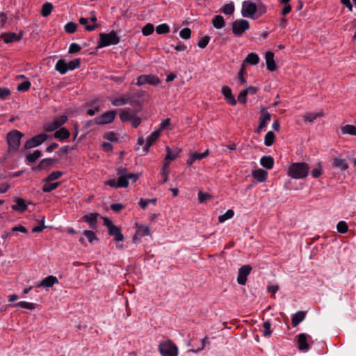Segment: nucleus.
<instances>
[{"instance_id":"nucleus-61","label":"nucleus","mask_w":356,"mask_h":356,"mask_svg":"<svg viewBox=\"0 0 356 356\" xmlns=\"http://www.w3.org/2000/svg\"><path fill=\"white\" fill-rule=\"evenodd\" d=\"M209 40L210 38L209 36H205L202 38L201 40H200V41L197 43L198 47L201 49L205 48L208 43L209 42Z\"/></svg>"},{"instance_id":"nucleus-20","label":"nucleus","mask_w":356,"mask_h":356,"mask_svg":"<svg viewBox=\"0 0 356 356\" xmlns=\"http://www.w3.org/2000/svg\"><path fill=\"white\" fill-rule=\"evenodd\" d=\"M22 36V33L17 34L15 33H4L1 35V38L3 39L6 43H10L20 40Z\"/></svg>"},{"instance_id":"nucleus-56","label":"nucleus","mask_w":356,"mask_h":356,"mask_svg":"<svg viewBox=\"0 0 356 356\" xmlns=\"http://www.w3.org/2000/svg\"><path fill=\"white\" fill-rule=\"evenodd\" d=\"M156 199H140L139 202V205L141 207L142 209H145L149 203L154 204L156 202Z\"/></svg>"},{"instance_id":"nucleus-7","label":"nucleus","mask_w":356,"mask_h":356,"mask_svg":"<svg viewBox=\"0 0 356 356\" xmlns=\"http://www.w3.org/2000/svg\"><path fill=\"white\" fill-rule=\"evenodd\" d=\"M104 225H105L108 230V234L114 237V239L119 242L123 241L124 236L120 229L113 223V222L108 218H103Z\"/></svg>"},{"instance_id":"nucleus-54","label":"nucleus","mask_w":356,"mask_h":356,"mask_svg":"<svg viewBox=\"0 0 356 356\" xmlns=\"http://www.w3.org/2000/svg\"><path fill=\"white\" fill-rule=\"evenodd\" d=\"M77 25L74 22H68L65 26V30L68 33H73L76 31Z\"/></svg>"},{"instance_id":"nucleus-42","label":"nucleus","mask_w":356,"mask_h":356,"mask_svg":"<svg viewBox=\"0 0 356 356\" xmlns=\"http://www.w3.org/2000/svg\"><path fill=\"white\" fill-rule=\"evenodd\" d=\"M53 9V5L51 3H45L43 4L41 10V14L43 17H47L50 15Z\"/></svg>"},{"instance_id":"nucleus-24","label":"nucleus","mask_w":356,"mask_h":356,"mask_svg":"<svg viewBox=\"0 0 356 356\" xmlns=\"http://www.w3.org/2000/svg\"><path fill=\"white\" fill-rule=\"evenodd\" d=\"M222 95L225 96L227 101L232 106L236 104L235 97L232 93L231 89L227 86H223L221 89Z\"/></svg>"},{"instance_id":"nucleus-34","label":"nucleus","mask_w":356,"mask_h":356,"mask_svg":"<svg viewBox=\"0 0 356 356\" xmlns=\"http://www.w3.org/2000/svg\"><path fill=\"white\" fill-rule=\"evenodd\" d=\"M55 69L61 74H66L67 72L66 60L63 59H60L58 60L55 65Z\"/></svg>"},{"instance_id":"nucleus-35","label":"nucleus","mask_w":356,"mask_h":356,"mask_svg":"<svg viewBox=\"0 0 356 356\" xmlns=\"http://www.w3.org/2000/svg\"><path fill=\"white\" fill-rule=\"evenodd\" d=\"M136 235L139 237L150 235V230L148 226L138 225L136 229Z\"/></svg>"},{"instance_id":"nucleus-6","label":"nucleus","mask_w":356,"mask_h":356,"mask_svg":"<svg viewBox=\"0 0 356 356\" xmlns=\"http://www.w3.org/2000/svg\"><path fill=\"white\" fill-rule=\"evenodd\" d=\"M120 41V37L114 31L108 33H100L99 42L97 48L100 49L104 47L117 44Z\"/></svg>"},{"instance_id":"nucleus-23","label":"nucleus","mask_w":356,"mask_h":356,"mask_svg":"<svg viewBox=\"0 0 356 356\" xmlns=\"http://www.w3.org/2000/svg\"><path fill=\"white\" fill-rule=\"evenodd\" d=\"M136 114V111L130 108L122 109L120 113V118L123 122H130L131 118Z\"/></svg>"},{"instance_id":"nucleus-17","label":"nucleus","mask_w":356,"mask_h":356,"mask_svg":"<svg viewBox=\"0 0 356 356\" xmlns=\"http://www.w3.org/2000/svg\"><path fill=\"white\" fill-rule=\"evenodd\" d=\"M57 162L56 159L51 158H47L42 159L38 165L33 167L32 170L34 171H40L42 170H47L50 166L53 165Z\"/></svg>"},{"instance_id":"nucleus-9","label":"nucleus","mask_w":356,"mask_h":356,"mask_svg":"<svg viewBox=\"0 0 356 356\" xmlns=\"http://www.w3.org/2000/svg\"><path fill=\"white\" fill-rule=\"evenodd\" d=\"M117 112L115 110L108 111L98 116L94 120V122L97 124H106L113 122L116 116Z\"/></svg>"},{"instance_id":"nucleus-36","label":"nucleus","mask_w":356,"mask_h":356,"mask_svg":"<svg viewBox=\"0 0 356 356\" xmlns=\"http://www.w3.org/2000/svg\"><path fill=\"white\" fill-rule=\"evenodd\" d=\"M213 26L218 29H222L225 26V20L222 16L216 15L212 20Z\"/></svg>"},{"instance_id":"nucleus-4","label":"nucleus","mask_w":356,"mask_h":356,"mask_svg":"<svg viewBox=\"0 0 356 356\" xmlns=\"http://www.w3.org/2000/svg\"><path fill=\"white\" fill-rule=\"evenodd\" d=\"M23 136L24 134L17 129H13L7 134L6 141L9 152H16L18 151L21 145V139Z\"/></svg>"},{"instance_id":"nucleus-14","label":"nucleus","mask_w":356,"mask_h":356,"mask_svg":"<svg viewBox=\"0 0 356 356\" xmlns=\"http://www.w3.org/2000/svg\"><path fill=\"white\" fill-rule=\"evenodd\" d=\"M252 267L250 265H245L239 268L237 277V282L240 285L245 284L247 277L250 273Z\"/></svg>"},{"instance_id":"nucleus-16","label":"nucleus","mask_w":356,"mask_h":356,"mask_svg":"<svg viewBox=\"0 0 356 356\" xmlns=\"http://www.w3.org/2000/svg\"><path fill=\"white\" fill-rule=\"evenodd\" d=\"M270 114L266 109H262L261 111V115L259 118V124L258 128L257 129V132L258 134H260L261 132V131L263 130V129H264L267 126V124L270 122Z\"/></svg>"},{"instance_id":"nucleus-21","label":"nucleus","mask_w":356,"mask_h":356,"mask_svg":"<svg viewBox=\"0 0 356 356\" xmlns=\"http://www.w3.org/2000/svg\"><path fill=\"white\" fill-rule=\"evenodd\" d=\"M268 175V172L262 169L254 170L252 172V176L260 183L266 181Z\"/></svg>"},{"instance_id":"nucleus-2","label":"nucleus","mask_w":356,"mask_h":356,"mask_svg":"<svg viewBox=\"0 0 356 356\" xmlns=\"http://www.w3.org/2000/svg\"><path fill=\"white\" fill-rule=\"evenodd\" d=\"M117 175L118 176L117 181L115 179H111L107 181L106 184L113 188L127 187L129 184V179L134 183L138 178V174L127 173L126 169L118 172Z\"/></svg>"},{"instance_id":"nucleus-47","label":"nucleus","mask_w":356,"mask_h":356,"mask_svg":"<svg viewBox=\"0 0 356 356\" xmlns=\"http://www.w3.org/2000/svg\"><path fill=\"white\" fill-rule=\"evenodd\" d=\"M63 175V172L60 171H54L49 174V175L44 179V181H52L58 178H60Z\"/></svg>"},{"instance_id":"nucleus-5","label":"nucleus","mask_w":356,"mask_h":356,"mask_svg":"<svg viewBox=\"0 0 356 356\" xmlns=\"http://www.w3.org/2000/svg\"><path fill=\"white\" fill-rule=\"evenodd\" d=\"M158 349L162 356H178V348L170 340L161 341Z\"/></svg>"},{"instance_id":"nucleus-15","label":"nucleus","mask_w":356,"mask_h":356,"mask_svg":"<svg viewBox=\"0 0 356 356\" xmlns=\"http://www.w3.org/2000/svg\"><path fill=\"white\" fill-rule=\"evenodd\" d=\"M161 136L160 130H155L152 133L151 135L148 136L145 140V145L143 149V154H145L148 152L149 148L154 144V143Z\"/></svg>"},{"instance_id":"nucleus-53","label":"nucleus","mask_w":356,"mask_h":356,"mask_svg":"<svg viewBox=\"0 0 356 356\" xmlns=\"http://www.w3.org/2000/svg\"><path fill=\"white\" fill-rule=\"evenodd\" d=\"M30 86H31V82L28 80H26L24 82L19 83L17 86V89L18 91L25 92V91H27L30 88Z\"/></svg>"},{"instance_id":"nucleus-59","label":"nucleus","mask_w":356,"mask_h":356,"mask_svg":"<svg viewBox=\"0 0 356 356\" xmlns=\"http://www.w3.org/2000/svg\"><path fill=\"white\" fill-rule=\"evenodd\" d=\"M166 152L167 153H166V156H165V159H166L167 160L173 161L177 156V154L172 152V151L169 147H166Z\"/></svg>"},{"instance_id":"nucleus-52","label":"nucleus","mask_w":356,"mask_h":356,"mask_svg":"<svg viewBox=\"0 0 356 356\" xmlns=\"http://www.w3.org/2000/svg\"><path fill=\"white\" fill-rule=\"evenodd\" d=\"M97 17L96 16L92 14V16L89 19V21L92 22V24H90L88 26H86V30L88 31H92L95 29V28L97 27Z\"/></svg>"},{"instance_id":"nucleus-40","label":"nucleus","mask_w":356,"mask_h":356,"mask_svg":"<svg viewBox=\"0 0 356 356\" xmlns=\"http://www.w3.org/2000/svg\"><path fill=\"white\" fill-rule=\"evenodd\" d=\"M341 131L343 134L356 136V126L350 124L346 125L342 127Z\"/></svg>"},{"instance_id":"nucleus-1","label":"nucleus","mask_w":356,"mask_h":356,"mask_svg":"<svg viewBox=\"0 0 356 356\" xmlns=\"http://www.w3.org/2000/svg\"><path fill=\"white\" fill-rule=\"evenodd\" d=\"M266 11V6L259 0H245L241 4V14L245 18L255 20L263 16Z\"/></svg>"},{"instance_id":"nucleus-41","label":"nucleus","mask_w":356,"mask_h":356,"mask_svg":"<svg viewBox=\"0 0 356 356\" xmlns=\"http://www.w3.org/2000/svg\"><path fill=\"white\" fill-rule=\"evenodd\" d=\"M275 138V134L271 131H268L264 137V144L268 147L271 146L274 143Z\"/></svg>"},{"instance_id":"nucleus-33","label":"nucleus","mask_w":356,"mask_h":356,"mask_svg":"<svg viewBox=\"0 0 356 356\" xmlns=\"http://www.w3.org/2000/svg\"><path fill=\"white\" fill-rule=\"evenodd\" d=\"M42 156L39 149H35L33 152H29L26 155V160L29 163H33Z\"/></svg>"},{"instance_id":"nucleus-51","label":"nucleus","mask_w":356,"mask_h":356,"mask_svg":"<svg viewBox=\"0 0 356 356\" xmlns=\"http://www.w3.org/2000/svg\"><path fill=\"white\" fill-rule=\"evenodd\" d=\"M337 229L338 232L344 234L348 231V225L345 221H339L337 225Z\"/></svg>"},{"instance_id":"nucleus-62","label":"nucleus","mask_w":356,"mask_h":356,"mask_svg":"<svg viewBox=\"0 0 356 356\" xmlns=\"http://www.w3.org/2000/svg\"><path fill=\"white\" fill-rule=\"evenodd\" d=\"M248 94L247 93V90H243L238 96V101L240 103L245 104L247 102V95Z\"/></svg>"},{"instance_id":"nucleus-63","label":"nucleus","mask_w":356,"mask_h":356,"mask_svg":"<svg viewBox=\"0 0 356 356\" xmlns=\"http://www.w3.org/2000/svg\"><path fill=\"white\" fill-rule=\"evenodd\" d=\"M130 122L133 127H138L141 123V119L136 114L134 117L131 118Z\"/></svg>"},{"instance_id":"nucleus-45","label":"nucleus","mask_w":356,"mask_h":356,"mask_svg":"<svg viewBox=\"0 0 356 356\" xmlns=\"http://www.w3.org/2000/svg\"><path fill=\"white\" fill-rule=\"evenodd\" d=\"M16 307H19L24 309L33 310L35 308V305L33 302L21 301L15 305Z\"/></svg>"},{"instance_id":"nucleus-19","label":"nucleus","mask_w":356,"mask_h":356,"mask_svg":"<svg viewBox=\"0 0 356 356\" xmlns=\"http://www.w3.org/2000/svg\"><path fill=\"white\" fill-rule=\"evenodd\" d=\"M265 60L266 63V68L270 72H273L277 69V65L274 59V53L272 51H267L265 54Z\"/></svg>"},{"instance_id":"nucleus-13","label":"nucleus","mask_w":356,"mask_h":356,"mask_svg":"<svg viewBox=\"0 0 356 356\" xmlns=\"http://www.w3.org/2000/svg\"><path fill=\"white\" fill-rule=\"evenodd\" d=\"M67 120V117L65 115H63L58 118L55 119L52 122L46 124L44 127V129L48 132L55 131L64 124Z\"/></svg>"},{"instance_id":"nucleus-27","label":"nucleus","mask_w":356,"mask_h":356,"mask_svg":"<svg viewBox=\"0 0 356 356\" xmlns=\"http://www.w3.org/2000/svg\"><path fill=\"white\" fill-rule=\"evenodd\" d=\"M98 214L96 213H91L83 216L84 220L88 223L91 228H95L97 225V219Z\"/></svg>"},{"instance_id":"nucleus-3","label":"nucleus","mask_w":356,"mask_h":356,"mask_svg":"<svg viewBox=\"0 0 356 356\" xmlns=\"http://www.w3.org/2000/svg\"><path fill=\"white\" fill-rule=\"evenodd\" d=\"M309 170V166L306 163H293L289 165L287 175L295 179H303L307 177Z\"/></svg>"},{"instance_id":"nucleus-64","label":"nucleus","mask_w":356,"mask_h":356,"mask_svg":"<svg viewBox=\"0 0 356 356\" xmlns=\"http://www.w3.org/2000/svg\"><path fill=\"white\" fill-rule=\"evenodd\" d=\"M10 95V91L8 88H0V99H6Z\"/></svg>"},{"instance_id":"nucleus-37","label":"nucleus","mask_w":356,"mask_h":356,"mask_svg":"<svg viewBox=\"0 0 356 356\" xmlns=\"http://www.w3.org/2000/svg\"><path fill=\"white\" fill-rule=\"evenodd\" d=\"M80 64H81L80 58H75V59L68 61V62L66 61L67 71L68 72L70 70H74L75 69L79 68L80 67Z\"/></svg>"},{"instance_id":"nucleus-22","label":"nucleus","mask_w":356,"mask_h":356,"mask_svg":"<svg viewBox=\"0 0 356 356\" xmlns=\"http://www.w3.org/2000/svg\"><path fill=\"white\" fill-rule=\"evenodd\" d=\"M15 204L12 205V209L14 211H19L21 213L24 212L27 209V205L25 203L24 200L22 198L15 197L13 199Z\"/></svg>"},{"instance_id":"nucleus-28","label":"nucleus","mask_w":356,"mask_h":356,"mask_svg":"<svg viewBox=\"0 0 356 356\" xmlns=\"http://www.w3.org/2000/svg\"><path fill=\"white\" fill-rule=\"evenodd\" d=\"M305 316L306 313L303 311H299L295 313L291 318L292 325L293 326L298 325L305 319Z\"/></svg>"},{"instance_id":"nucleus-46","label":"nucleus","mask_w":356,"mask_h":356,"mask_svg":"<svg viewBox=\"0 0 356 356\" xmlns=\"http://www.w3.org/2000/svg\"><path fill=\"white\" fill-rule=\"evenodd\" d=\"M60 186V182H54L51 184H44L42 186V191L44 193H49L56 189Z\"/></svg>"},{"instance_id":"nucleus-44","label":"nucleus","mask_w":356,"mask_h":356,"mask_svg":"<svg viewBox=\"0 0 356 356\" xmlns=\"http://www.w3.org/2000/svg\"><path fill=\"white\" fill-rule=\"evenodd\" d=\"M82 234L86 237V238L88 239V241L90 243H94L95 241H98V238H97V236H95V234L92 232V231H90V230H85L83 231V232L82 233Z\"/></svg>"},{"instance_id":"nucleus-31","label":"nucleus","mask_w":356,"mask_h":356,"mask_svg":"<svg viewBox=\"0 0 356 356\" xmlns=\"http://www.w3.org/2000/svg\"><path fill=\"white\" fill-rule=\"evenodd\" d=\"M260 163L264 168L266 169H271L274 165V160L271 156H264L261 158Z\"/></svg>"},{"instance_id":"nucleus-48","label":"nucleus","mask_w":356,"mask_h":356,"mask_svg":"<svg viewBox=\"0 0 356 356\" xmlns=\"http://www.w3.org/2000/svg\"><path fill=\"white\" fill-rule=\"evenodd\" d=\"M156 31L158 34H165L170 31V28L167 24H161L156 27Z\"/></svg>"},{"instance_id":"nucleus-58","label":"nucleus","mask_w":356,"mask_h":356,"mask_svg":"<svg viewBox=\"0 0 356 356\" xmlns=\"http://www.w3.org/2000/svg\"><path fill=\"white\" fill-rule=\"evenodd\" d=\"M81 49V46L79 44L76 43H72L70 45L68 52L70 54H74L80 51Z\"/></svg>"},{"instance_id":"nucleus-25","label":"nucleus","mask_w":356,"mask_h":356,"mask_svg":"<svg viewBox=\"0 0 356 356\" xmlns=\"http://www.w3.org/2000/svg\"><path fill=\"white\" fill-rule=\"evenodd\" d=\"M209 155V149H207L203 153L193 152L190 154L188 159L187 160V164L191 165L196 160H201L203 158Z\"/></svg>"},{"instance_id":"nucleus-39","label":"nucleus","mask_w":356,"mask_h":356,"mask_svg":"<svg viewBox=\"0 0 356 356\" xmlns=\"http://www.w3.org/2000/svg\"><path fill=\"white\" fill-rule=\"evenodd\" d=\"M234 3L232 1L224 5L221 8V11L225 15H232L234 12Z\"/></svg>"},{"instance_id":"nucleus-43","label":"nucleus","mask_w":356,"mask_h":356,"mask_svg":"<svg viewBox=\"0 0 356 356\" xmlns=\"http://www.w3.org/2000/svg\"><path fill=\"white\" fill-rule=\"evenodd\" d=\"M234 215V212L232 209L227 210L224 214L220 215L218 217V221L221 223L225 222L226 220L231 219Z\"/></svg>"},{"instance_id":"nucleus-18","label":"nucleus","mask_w":356,"mask_h":356,"mask_svg":"<svg viewBox=\"0 0 356 356\" xmlns=\"http://www.w3.org/2000/svg\"><path fill=\"white\" fill-rule=\"evenodd\" d=\"M58 284V280L56 277L53 275H49L43 279L38 285L37 287H43L46 290H48L50 287L54 284Z\"/></svg>"},{"instance_id":"nucleus-60","label":"nucleus","mask_w":356,"mask_h":356,"mask_svg":"<svg viewBox=\"0 0 356 356\" xmlns=\"http://www.w3.org/2000/svg\"><path fill=\"white\" fill-rule=\"evenodd\" d=\"M211 199V196L208 193L200 192L198 193V200L200 203L206 202Z\"/></svg>"},{"instance_id":"nucleus-49","label":"nucleus","mask_w":356,"mask_h":356,"mask_svg":"<svg viewBox=\"0 0 356 356\" xmlns=\"http://www.w3.org/2000/svg\"><path fill=\"white\" fill-rule=\"evenodd\" d=\"M154 26L152 24L148 23L143 27L142 33L144 35L147 36L151 35L154 32Z\"/></svg>"},{"instance_id":"nucleus-29","label":"nucleus","mask_w":356,"mask_h":356,"mask_svg":"<svg viewBox=\"0 0 356 356\" xmlns=\"http://www.w3.org/2000/svg\"><path fill=\"white\" fill-rule=\"evenodd\" d=\"M333 166L341 170H346L348 168V164L346 160L341 158H334L333 160Z\"/></svg>"},{"instance_id":"nucleus-10","label":"nucleus","mask_w":356,"mask_h":356,"mask_svg":"<svg viewBox=\"0 0 356 356\" xmlns=\"http://www.w3.org/2000/svg\"><path fill=\"white\" fill-rule=\"evenodd\" d=\"M47 139V135L46 134H38L31 139L28 140L24 145V148L26 149H32L36 147L43 143Z\"/></svg>"},{"instance_id":"nucleus-30","label":"nucleus","mask_w":356,"mask_h":356,"mask_svg":"<svg viewBox=\"0 0 356 356\" xmlns=\"http://www.w3.org/2000/svg\"><path fill=\"white\" fill-rule=\"evenodd\" d=\"M70 135V134L69 131L67 129L63 127L56 131L54 133V136L56 138L60 139V140H63L68 138Z\"/></svg>"},{"instance_id":"nucleus-26","label":"nucleus","mask_w":356,"mask_h":356,"mask_svg":"<svg viewBox=\"0 0 356 356\" xmlns=\"http://www.w3.org/2000/svg\"><path fill=\"white\" fill-rule=\"evenodd\" d=\"M324 115V113L323 111H320L316 113H306L303 115V118L305 121L309 122H313L318 118L323 117Z\"/></svg>"},{"instance_id":"nucleus-50","label":"nucleus","mask_w":356,"mask_h":356,"mask_svg":"<svg viewBox=\"0 0 356 356\" xmlns=\"http://www.w3.org/2000/svg\"><path fill=\"white\" fill-rule=\"evenodd\" d=\"M322 174V166L321 163H318L314 168L312 170V175L314 178L320 177Z\"/></svg>"},{"instance_id":"nucleus-8","label":"nucleus","mask_w":356,"mask_h":356,"mask_svg":"<svg viewBox=\"0 0 356 356\" xmlns=\"http://www.w3.org/2000/svg\"><path fill=\"white\" fill-rule=\"evenodd\" d=\"M232 32L236 35H241L245 31L250 29L249 22L244 19L234 21L232 26Z\"/></svg>"},{"instance_id":"nucleus-12","label":"nucleus","mask_w":356,"mask_h":356,"mask_svg":"<svg viewBox=\"0 0 356 356\" xmlns=\"http://www.w3.org/2000/svg\"><path fill=\"white\" fill-rule=\"evenodd\" d=\"M160 83V80L158 77L153 74H144L140 75L137 79V86H140L144 84H149L152 86H157Z\"/></svg>"},{"instance_id":"nucleus-38","label":"nucleus","mask_w":356,"mask_h":356,"mask_svg":"<svg viewBox=\"0 0 356 356\" xmlns=\"http://www.w3.org/2000/svg\"><path fill=\"white\" fill-rule=\"evenodd\" d=\"M245 62L253 65H257L259 62V57L254 53H250L246 56Z\"/></svg>"},{"instance_id":"nucleus-55","label":"nucleus","mask_w":356,"mask_h":356,"mask_svg":"<svg viewBox=\"0 0 356 356\" xmlns=\"http://www.w3.org/2000/svg\"><path fill=\"white\" fill-rule=\"evenodd\" d=\"M191 31L188 28H184L179 32V35L183 39H188L191 37Z\"/></svg>"},{"instance_id":"nucleus-57","label":"nucleus","mask_w":356,"mask_h":356,"mask_svg":"<svg viewBox=\"0 0 356 356\" xmlns=\"http://www.w3.org/2000/svg\"><path fill=\"white\" fill-rule=\"evenodd\" d=\"M245 72L244 64L242 65L240 72L238 74V79L241 83V85H245L246 83V80L243 76V74Z\"/></svg>"},{"instance_id":"nucleus-11","label":"nucleus","mask_w":356,"mask_h":356,"mask_svg":"<svg viewBox=\"0 0 356 356\" xmlns=\"http://www.w3.org/2000/svg\"><path fill=\"white\" fill-rule=\"evenodd\" d=\"M297 341L299 350L305 353L309 350L314 343L310 335H298Z\"/></svg>"},{"instance_id":"nucleus-32","label":"nucleus","mask_w":356,"mask_h":356,"mask_svg":"<svg viewBox=\"0 0 356 356\" xmlns=\"http://www.w3.org/2000/svg\"><path fill=\"white\" fill-rule=\"evenodd\" d=\"M129 101V98L127 96L120 97H115L111 99V104L114 106H121L127 104Z\"/></svg>"}]
</instances>
